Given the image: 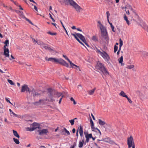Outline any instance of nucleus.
<instances>
[{
	"instance_id": "22",
	"label": "nucleus",
	"mask_w": 148,
	"mask_h": 148,
	"mask_svg": "<svg viewBox=\"0 0 148 148\" xmlns=\"http://www.w3.org/2000/svg\"><path fill=\"white\" fill-rule=\"evenodd\" d=\"M123 56H122L121 57L118 59V61L119 63L121 64V65L122 66H123L124 65V64L123 63Z\"/></svg>"
},
{
	"instance_id": "56",
	"label": "nucleus",
	"mask_w": 148,
	"mask_h": 148,
	"mask_svg": "<svg viewBox=\"0 0 148 148\" xmlns=\"http://www.w3.org/2000/svg\"><path fill=\"white\" fill-rule=\"evenodd\" d=\"M91 115L92 117V118L94 120H95V118L94 117V115H93V114L91 113Z\"/></svg>"
},
{
	"instance_id": "63",
	"label": "nucleus",
	"mask_w": 148,
	"mask_h": 148,
	"mask_svg": "<svg viewBox=\"0 0 148 148\" xmlns=\"http://www.w3.org/2000/svg\"><path fill=\"white\" fill-rule=\"evenodd\" d=\"M72 29H76V27L75 26H73L71 27Z\"/></svg>"
},
{
	"instance_id": "33",
	"label": "nucleus",
	"mask_w": 148,
	"mask_h": 148,
	"mask_svg": "<svg viewBox=\"0 0 148 148\" xmlns=\"http://www.w3.org/2000/svg\"><path fill=\"white\" fill-rule=\"evenodd\" d=\"M9 43V41L8 40H6L5 41V42H4V44H5V45H4V46H5V47H6V46H7Z\"/></svg>"
},
{
	"instance_id": "2",
	"label": "nucleus",
	"mask_w": 148,
	"mask_h": 148,
	"mask_svg": "<svg viewBox=\"0 0 148 148\" xmlns=\"http://www.w3.org/2000/svg\"><path fill=\"white\" fill-rule=\"evenodd\" d=\"M48 61H51L54 63H58L67 67L69 66L68 64L65 61L61 59H58L56 58H48Z\"/></svg>"
},
{
	"instance_id": "17",
	"label": "nucleus",
	"mask_w": 148,
	"mask_h": 148,
	"mask_svg": "<svg viewBox=\"0 0 148 148\" xmlns=\"http://www.w3.org/2000/svg\"><path fill=\"white\" fill-rule=\"evenodd\" d=\"M98 123L100 126H103L106 124L105 121H102L101 119H98Z\"/></svg>"
},
{
	"instance_id": "31",
	"label": "nucleus",
	"mask_w": 148,
	"mask_h": 148,
	"mask_svg": "<svg viewBox=\"0 0 148 148\" xmlns=\"http://www.w3.org/2000/svg\"><path fill=\"white\" fill-rule=\"evenodd\" d=\"M13 139L14 141L16 144H18L20 142L18 140L14 138H13Z\"/></svg>"
},
{
	"instance_id": "21",
	"label": "nucleus",
	"mask_w": 148,
	"mask_h": 148,
	"mask_svg": "<svg viewBox=\"0 0 148 148\" xmlns=\"http://www.w3.org/2000/svg\"><path fill=\"white\" fill-rule=\"evenodd\" d=\"M48 99L47 98L46 100L48 101H49L52 102L53 101H54V99L53 98L52 95H49Z\"/></svg>"
},
{
	"instance_id": "10",
	"label": "nucleus",
	"mask_w": 148,
	"mask_h": 148,
	"mask_svg": "<svg viewBox=\"0 0 148 148\" xmlns=\"http://www.w3.org/2000/svg\"><path fill=\"white\" fill-rule=\"evenodd\" d=\"M38 132L39 133V135H42L47 134L48 132V131L47 129H43L38 130Z\"/></svg>"
},
{
	"instance_id": "14",
	"label": "nucleus",
	"mask_w": 148,
	"mask_h": 148,
	"mask_svg": "<svg viewBox=\"0 0 148 148\" xmlns=\"http://www.w3.org/2000/svg\"><path fill=\"white\" fill-rule=\"evenodd\" d=\"M84 139L83 138L81 141L80 140L79 142V143L78 144V147L79 148H82L83 146V144H84Z\"/></svg>"
},
{
	"instance_id": "46",
	"label": "nucleus",
	"mask_w": 148,
	"mask_h": 148,
	"mask_svg": "<svg viewBox=\"0 0 148 148\" xmlns=\"http://www.w3.org/2000/svg\"><path fill=\"white\" fill-rule=\"evenodd\" d=\"M126 98L127 99L128 101L130 103H132V101L130 98L128 97Z\"/></svg>"
},
{
	"instance_id": "30",
	"label": "nucleus",
	"mask_w": 148,
	"mask_h": 148,
	"mask_svg": "<svg viewBox=\"0 0 148 148\" xmlns=\"http://www.w3.org/2000/svg\"><path fill=\"white\" fill-rule=\"evenodd\" d=\"M109 140V138H105L104 139H103V140H99V141H100V140L103 141L104 142L108 143Z\"/></svg>"
},
{
	"instance_id": "49",
	"label": "nucleus",
	"mask_w": 148,
	"mask_h": 148,
	"mask_svg": "<svg viewBox=\"0 0 148 148\" xmlns=\"http://www.w3.org/2000/svg\"><path fill=\"white\" fill-rule=\"evenodd\" d=\"M32 40L33 41V42L35 44L36 43H37V42L38 41H37L34 38H32Z\"/></svg>"
},
{
	"instance_id": "8",
	"label": "nucleus",
	"mask_w": 148,
	"mask_h": 148,
	"mask_svg": "<svg viewBox=\"0 0 148 148\" xmlns=\"http://www.w3.org/2000/svg\"><path fill=\"white\" fill-rule=\"evenodd\" d=\"M32 127L31 128H27L30 131H32L37 128H40V125L39 124L36 122L34 123L32 125Z\"/></svg>"
},
{
	"instance_id": "54",
	"label": "nucleus",
	"mask_w": 148,
	"mask_h": 148,
	"mask_svg": "<svg viewBox=\"0 0 148 148\" xmlns=\"http://www.w3.org/2000/svg\"><path fill=\"white\" fill-rule=\"evenodd\" d=\"M34 8L36 11H38L37 8L35 5L34 6Z\"/></svg>"
},
{
	"instance_id": "16",
	"label": "nucleus",
	"mask_w": 148,
	"mask_h": 148,
	"mask_svg": "<svg viewBox=\"0 0 148 148\" xmlns=\"http://www.w3.org/2000/svg\"><path fill=\"white\" fill-rule=\"evenodd\" d=\"M44 100L43 99H40L38 101L35 102L34 103L35 105H40L44 103Z\"/></svg>"
},
{
	"instance_id": "12",
	"label": "nucleus",
	"mask_w": 148,
	"mask_h": 148,
	"mask_svg": "<svg viewBox=\"0 0 148 148\" xmlns=\"http://www.w3.org/2000/svg\"><path fill=\"white\" fill-rule=\"evenodd\" d=\"M78 131H79L80 136L82 138L83 136V129L82 126L81 125L79 126L78 129Z\"/></svg>"
},
{
	"instance_id": "61",
	"label": "nucleus",
	"mask_w": 148,
	"mask_h": 148,
	"mask_svg": "<svg viewBox=\"0 0 148 148\" xmlns=\"http://www.w3.org/2000/svg\"><path fill=\"white\" fill-rule=\"evenodd\" d=\"M125 11H126V13L128 15H129L130 14V12H129V10H128V11H127L126 10H125Z\"/></svg>"
},
{
	"instance_id": "29",
	"label": "nucleus",
	"mask_w": 148,
	"mask_h": 148,
	"mask_svg": "<svg viewBox=\"0 0 148 148\" xmlns=\"http://www.w3.org/2000/svg\"><path fill=\"white\" fill-rule=\"evenodd\" d=\"M92 134H88V133H87L85 135V138H92Z\"/></svg>"
},
{
	"instance_id": "18",
	"label": "nucleus",
	"mask_w": 148,
	"mask_h": 148,
	"mask_svg": "<svg viewBox=\"0 0 148 148\" xmlns=\"http://www.w3.org/2000/svg\"><path fill=\"white\" fill-rule=\"evenodd\" d=\"M64 131L68 135H69L70 134V133L65 128H64L63 130H62L61 133H62V134L64 135L65 134L64 133Z\"/></svg>"
},
{
	"instance_id": "9",
	"label": "nucleus",
	"mask_w": 148,
	"mask_h": 148,
	"mask_svg": "<svg viewBox=\"0 0 148 148\" xmlns=\"http://www.w3.org/2000/svg\"><path fill=\"white\" fill-rule=\"evenodd\" d=\"M25 91H28L29 93L31 92L29 88L28 87L27 85L26 84H24L22 86L21 92H24Z\"/></svg>"
},
{
	"instance_id": "37",
	"label": "nucleus",
	"mask_w": 148,
	"mask_h": 148,
	"mask_svg": "<svg viewBox=\"0 0 148 148\" xmlns=\"http://www.w3.org/2000/svg\"><path fill=\"white\" fill-rule=\"evenodd\" d=\"M134 67V66L133 65H129L127 66V68L128 69H130Z\"/></svg>"
},
{
	"instance_id": "13",
	"label": "nucleus",
	"mask_w": 148,
	"mask_h": 148,
	"mask_svg": "<svg viewBox=\"0 0 148 148\" xmlns=\"http://www.w3.org/2000/svg\"><path fill=\"white\" fill-rule=\"evenodd\" d=\"M69 63L70 64L71 66V67L75 68L74 67V66L78 68V70L79 71H81V70L79 66L76 65L75 64H74L70 60L69 61Z\"/></svg>"
},
{
	"instance_id": "24",
	"label": "nucleus",
	"mask_w": 148,
	"mask_h": 148,
	"mask_svg": "<svg viewBox=\"0 0 148 148\" xmlns=\"http://www.w3.org/2000/svg\"><path fill=\"white\" fill-rule=\"evenodd\" d=\"M40 92H36L34 93L33 94V96L34 97L35 96H37L39 95H41L42 92L40 91H39Z\"/></svg>"
},
{
	"instance_id": "34",
	"label": "nucleus",
	"mask_w": 148,
	"mask_h": 148,
	"mask_svg": "<svg viewBox=\"0 0 148 148\" xmlns=\"http://www.w3.org/2000/svg\"><path fill=\"white\" fill-rule=\"evenodd\" d=\"M76 118H75L69 121V122L71 123V125H73L74 124V120L76 119Z\"/></svg>"
},
{
	"instance_id": "15",
	"label": "nucleus",
	"mask_w": 148,
	"mask_h": 148,
	"mask_svg": "<svg viewBox=\"0 0 148 148\" xmlns=\"http://www.w3.org/2000/svg\"><path fill=\"white\" fill-rule=\"evenodd\" d=\"M43 48L46 50H48L49 51H53V50L51 49L50 47L48 46L46 44H44L43 46Z\"/></svg>"
},
{
	"instance_id": "11",
	"label": "nucleus",
	"mask_w": 148,
	"mask_h": 148,
	"mask_svg": "<svg viewBox=\"0 0 148 148\" xmlns=\"http://www.w3.org/2000/svg\"><path fill=\"white\" fill-rule=\"evenodd\" d=\"M3 49L4 55L5 57H9V52L8 48H6L5 46H4Z\"/></svg>"
},
{
	"instance_id": "60",
	"label": "nucleus",
	"mask_w": 148,
	"mask_h": 148,
	"mask_svg": "<svg viewBox=\"0 0 148 148\" xmlns=\"http://www.w3.org/2000/svg\"><path fill=\"white\" fill-rule=\"evenodd\" d=\"M64 29L65 30V32H66V34H67V35L68 36H69V34H68V33L67 31L66 30V29L65 28V29Z\"/></svg>"
},
{
	"instance_id": "59",
	"label": "nucleus",
	"mask_w": 148,
	"mask_h": 148,
	"mask_svg": "<svg viewBox=\"0 0 148 148\" xmlns=\"http://www.w3.org/2000/svg\"><path fill=\"white\" fill-rule=\"evenodd\" d=\"M111 28L112 29V31L113 32H115V30H114V26L112 27H111Z\"/></svg>"
},
{
	"instance_id": "62",
	"label": "nucleus",
	"mask_w": 148,
	"mask_h": 148,
	"mask_svg": "<svg viewBox=\"0 0 148 148\" xmlns=\"http://www.w3.org/2000/svg\"><path fill=\"white\" fill-rule=\"evenodd\" d=\"M30 2H32L36 4V3L33 0H29Z\"/></svg>"
},
{
	"instance_id": "48",
	"label": "nucleus",
	"mask_w": 148,
	"mask_h": 148,
	"mask_svg": "<svg viewBox=\"0 0 148 148\" xmlns=\"http://www.w3.org/2000/svg\"><path fill=\"white\" fill-rule=\"evenodd\" d=\"M63 56L67 61L69 62L70 60L68 58V57L65 55H63Z\"/></svg>"
},
{
	"instance_id": "32",
	"label": "nucleus",
	"mask_w": 148,
	"mask_h": 148,
	"mask_svg": "<svg viewBox=\"0 0 148 148\" xmlns=\"http://www.w3.org/2000/svg\"><path fill=\"white\" fill-rule=\"evenodd\" d=\"M38 45H39L40 46L43 45H44L45 44L43 43V42L40 41H38L37 43Z\"/></svg>"
},
{
	"instance_id": "6",
	"label": "nucleus",
	"mask_w": 148,
	"mask_h": 148,
	"mask_svg": "<svg viewBox=\"0 0 148 148\" xmlns=\"http://www.w3.org/2000/svg\"><path fill=\"white\" fill-rule=\"evenodd\" d=\"M127 144L129 148L135 146L134 139L132 136H130V137L128 138L127 139Z\"/></svg>"
},
{
	"instance_id": "52",
	"label": "nucleus",
	"mask_w": 148,
	"mask_h": 148,
	"mask_svg": "<svg viewBox=\"0 0 148 148\" xmlns=\"http://www.w3.org/2000/svg\"><path fill=\"white\" fill-rule=\"evenodd\" d=\"M124 20L125 21L127 20L128 19L127 17V16H126L125 14H124Z\"/></svg>"
},
{
	"instance_id": "23",
	"label": "nucleus",
	"mask_w": 148,
	"mask_h": 148,
	"mask_svg": "<svg viewBox=\"0 0 148 148\" xmlns=\"http://www.w3.org/2000/svg\"><path fill=\"white\" fill-rule=\"evenodd\" d=\"M13 133L14 135L15 136H16V137L17 138H20V136L18 134V133L16 131H15L14 130H13Z\"/></svg>"
},
{
	"instance_id": "45",
	"label": "nucleus",
	"mask_w": 148,
	"mask_h": 148,
	"mask_svg": "<svg viewBox=\"0 0 148 148\" xmlns=\"http://www.w3.org/2000/svg\"><path fill=\"white\" fill-rule=\"evenodd\" d=\"M86 138V140L84 143V144L86 145V143H88L89 141V138Z\"/></svg>"
},
{
	"instance_id": "35",
	"label": "nucleus",
	"mask_w": 148,
	"mask_h": 148,
	"mask_svg": "<svg viewBox=\"0 0 148 148\" xmlns=\"http://www.w3.org/2000/svg\"><path fill=\"white\" fill-rule=\"evenodd\" d=\"M92 40L95 41H98L97 37L95 36H93L92 37Z\"/></svg>"
},
{
	"instance_id": "51",
	"label": "nucleus",
	"mask_w": 148,
	"mask_h": 148,
	"mask_svg": "<svg viewBox=\"0 0 148 148\" xmlns=\"http://www.w3.org/2000/svg\"><path fill=\"white\" fill-rule=\"evenodd\" d=\"M49 15H50V17L51 18L52 20V21L53 22H55V20L54 19V18H53L52 15L50 14H49Z\"/></svg>"
},
{
	"instance_id": "55",
	"label": "nucleus",
	"mask_w": 148,
	"mask_h": 148,
	"mask_svg": "<svg viewBox=\"0 0 148 148\" xmlns=\"http://www.w3.org/2000/svg\"><path fill=\"white\" fill-rule=\"evenodd\" d=\"M62 97H61L60 100H59V104H60V103H61V101H62Z\"/></svg>"
},
{
	"instance_id": "43",
	"label": "nucleus",
	"mask_w": 148,
	"mask_h": 148,
	"mask_svg": "<svg viewBox=\"0 0 148 148\" xmlns=\"http://www.w3.org/2000/svg\"><path fill=\"white\" fill-rule=\"evenodd\" d=\"M8 81L11 85H13L14 84V83L12 80L8 79Z\"/></svg>"
},
{
	"instance_id": "19",
	"label": "nucleus",
	"mask_w": 148,
	"mask_h": 148,
	"mask_svg": "<svg viewBox=\"0 0 148 148\" xmlns=\"http://www.w3.org/2000/svg\"><path fill=\"white\" fill-rule=\"evenodd\" d=\"M96 89V88H94L92 90H89L88 91V94L90 95H93Z\"/></svg>"
},
{
	"instance_id": "44",
	"label": "nucleus",
	"mask_w": 148,
	"mask_h": 148,
	"mask_svg": "<svg viewBox=\"0 0 148 148\" xmlns=\"http://www.w3.org/2000/svg\"><path fill=\"white\" fill-rule=\"evenodd\" d=\"M106 14H107V18L108 20L109 17L110 15V13L108 11H107L106 12Z\"/></svg>"
},
{
	"instance_id": "3",
	"label": "nucleus",
	"mask_w": 148,
	"mask_h": 148,
	"mask_svg": "<svg viewBox=\"0 0 148 148\" xmlns=\"http://www.w3.org/2000/svg\"><path fill=\"white\" fill-rule=\"evenodd\" d=\"M97 23L99 24L98 26L101 31L102 37L105 39H107L108 37V34L106 28L101 24L100 21H98Z\"/></svg>"
},
{
	"instance_id": "25",
	"label": "nucleus",
	"mask_w": 148,
	"mask_h": 148,
	"mask_svg": "<svg viewBox=\"0 0 148 148\" xmlns=\"http://www.w3.org/2000/svg\"><path fill=\"white\" fill-rule=\"evenodd\" d=\"M65 3H69L71 5L72 3L73 2V0H64Z\"/></svg>"
},
{
	"instance_id": "53",
	"label": "nucleus",
	"mask_w": 148,
	"mask_h": 148,
	"mask_svg": "<svg viewBox=\"0 0 148 148\" xmlns=\"http://www.w3.org/2000/svg\"><path fill=\"white\" fill-rule=\"evenodd\" d=\"M125 21H126V23L128 25H129L130 24V22L128 19L127 20H126Z\"/></svg>"
},
{
	"instance_id": "27",
	"label": "nucleus",
	"mask_w": 148,
	"mask_h": 148,
	"mask_svg": "<svg viewBox=\"0 0 148 148\" xmlns=\"http://www.w3.org/2000/svg\"><path fill=\"white\" fill-rule=\"evenodd\" d=\"M90 123L91 124V127L92 129H95V127H94V124L93 121H92L91 119H90Z\"/></svg>"
},
{
	"instance_id": "64",
	"label": "nucleus",
	"mask_w": 148,
	"mask_h": 148,
	"mask_svg": "<svg viewBox=\"0 0 148 148\" xmlns=\"http://www.w3.org/2000/svg\"><path fill=\"white\" fill-rule=\"evenodd\" d=\"M39 148H46V147L44 146H41L39 147Z\"/></svg>"
},
{
	"instance_id": "58",
	"label": "nucleus",
	"mask_w": 148,
	"mask_h": 148,
	"mask_svg": "<svg viewBox=\"0 0 148 148\" xmlns=\"http://www.w3.org/2000/svg\"><path fill=\"white\" fill-rule=\"evenodd\" d=\"M78 132H79V131H78V130L77 131L76 133V136L77 137V138L78 137Z\"/></svg>"
},
{
	"instance_id": "38",
	"label": "nucleus",
	"mask_w": 148,
	"mask_h": 148,
	"mask_svg": "<svg viewBox=\"0 0 148 148\" xmlns=\"http://www.w3.org/2000/svg\"><path fill=\"white\" fill-rule=\"evenodd\" d=\"M118 47L116 45H115L114 47V52L115 53L118 50Z\"/></svg>"
},
{
	"instance_id": "39",
	"label": "nucleus",
	"mask_w": 148,
	"mask_h": 148,
	"mask_svg": "<svg viewBox=\"0 0 148 148\" xmlns=\"http://www.w3.org/2000/svg\"><path fill=\"white\" fill-rule=\"evenodd\" d=\"M47 33L48 34H50L51 35H55L56 34V33H52L51 32H47Z\"/></svg>"
},
{
	"instance_id": "36",
	"label": "nucleus",
	"mask_w": 148,
	"mask_h": 148,
	"mask_svg": "<svg viewBox=\"0 0 148 148\" xmlns=\"http://www.w3.org/2000/svg\"><path fill=\"white\" fill-rule=\"evenodd\" d=\"M9 110L10 112L11 113L10 114H12L14 115V116H17V115L15 113H14L11 109H9Z\"/></svg>"
},
{
	"instance_id": "42",
	"label": "nucleus",
	"mask_w": 148,
	"mask_h": 148,
	"mask_svg": "<svg viewBox=\"0 0 148 148\" xmlns=\"http://www.w3.org/2000/svg\"><path fill=\"white\" fill-rule=\"evenodd\" d=\"M108 143L112 144H115L114 142L112 140H110V138Z\"/></svg>"
},
{
	"instance_id": "50",
	"label": "nucleus",
	"mask_w": 148,
	"mask_h": 148,
	"mask_svg": "<svg viewBox=\"0 0 148 148\" xmlns=\"http://www.w3.org/2000/svg\"><path fill=\"white\" fill-rule=\"evenodd\" d=\"M9 98H5V99L7 101V102L9 103L10 104H12V103H11L10 101L8 99Z\"/></svg>"
},
{
	"instance_id": "28",
	"label": "nucleus",
	"mask_w": 148,
	"mask_h": 148,
	"mask_svg": "<svg viewBox=\"0 0 148 148\" xmlns=\"http://www.w3.org/2000/svg\"><path fill=\"white\" fill-rule=\"evenodd\" d=\"M48 92L49 93V95H53V90L51 88H49L48 89Z\"/></svg>"
},
{
	"instance_id": "26",
	"label": "nucleus",
	"mask_w": 148,
	"mask_h": 148,
	"mask_svg": "<svg viewBox=\"0 0 148 148\" xmlns=\"http://www.w3.org/2000/svg\"><path fill=\"white\" fill-rule=\"evenodd\" d=\"M65 3H69L71 5L72 3L73 2V0H64Z\"/></svg>"
},
{
	"instance_id": "40",
	"label": "nucleus",
	"mask_w": 148,
	"mask_h": 148,
	"mask_svg": "<svg viewBox=\"0 0 148 148\" xmlns=\"http://www.w3.org/2000/svg\"><path fill=\"white\" fill-rule=\"evenodd\" d=\"M119 47H121L123 45V42L121 38L119 39Z\"/></svg>"
},
{
	"instance_id": "47",
	"label": "nucleus",
	"mask_w": 148,
	"mask_h": 148,
	"mask_svg": "<svg viewBox=\"0 0 148 148\" xmlns=\"http://www.w3.org/2000/svg\"><path fill=\"white\" fill-rule=\"evenodd\" d=\"M25 18V19L27 21H28V22H29L31 24H32V25H33V24L32 23V22L30 21L29 19L27 18Z\"/></svg>"
},
{
	"instance_id": "1",
	"label": "nucleus",
	"mask_w": 148,
	"mask_h": 148,
	"mask_svg": "<svg viewBox=\"0 0 148 148\" xmlns=\"http://www.w3.org/2000/svg\"><path fill=\"white\" fill-rule=\"evenodd\" d=\"M75 34L73 33H71V35L74 36L75 38L83 46H84V45L83 43L79 40L78 38V37H79L87 46L89 47V46L88 44L86 42L85 38L84 36H83L82 34L79 33H75Z\"/></svg>"
},
{
	"instance_id": "57",
	"label": "nucleus",
	"mask_w": 148,
	"mask_h": 148,
	"mask_svg": "<svg viewBox=\"0 0 148 148\" xmlns=\"http://www.w3.org/2000/svg\"><path fill=\"white\" fill-rule=\"evenodd\" d=\"M72 132L73 133H75V128H74L72 130Z\"/></svg>"
},
{
	"instance_id": "5",
	"label": "nucleus",
	"mask_w": 148,
	"mask_h": 148,
	"mask_svg": "<svg viewBox=\"0 0 148 148\" xmlns=\"http://www.w3.org/2000/svg\"><path fill=\"white\" fill-rule=\"evenodd\" d=\"M96 52L97 53L99 54L102 57L105 61L106 62H108L109 61L110 59V57L106 52L103 51L101 52L97 48H96Z\"/></svg>"
},
{
	"instance_id": "7",
	"label": "nucleus",
	"mask_w": 148,
	"mask_h": 148,
	"mask_svg": "<svg viewBox=\"0 0 148 148\" xmlns=\"http://www.w3.org/2000/svg\"><path fill=\"white\" fill-rule=\"evenodd\" d=\"M71 5L73 7L77 12H79L80 11H82L83 10V9L74 1Z\"/></svg>"
},
{
	"instance_id": "20",
	"label": "nucleus",
	"mask_w": 148,
	"mask_h": 148,
	"mask_svg": "<svg viewBox=\"0 0 148 148\" xmlns=\"http://www.w3.org/2000/svg\"><path fill=\"white\" fill-rule=\"evenodd\" d=\"M119 95L125 98H127V97L125 93L123 91H121V92L119 94Z\"/></svg>"
},
{
	"instance_id": "41",
	"label": "nucleus",
	"mask_w": 148,
	"mask_h": 148,
	"mask_svg": "<svg viewBox=\"0 0 148 148\" xmlns=\"http://www.w3.org/2000/svg\"><path fill=\"white\" fill-rule=\"evenodd\" d=\"M70 100H71V101H72L73 102L74 104L75 105L77 103L75 101L74 99H73V97H71L70 98Z\"/></svg>"
},
{
	"instance_id": "4",
	"label": "nucleus",
	"mask_w": 148,
	"mask_h": 148,
	"mask_svg": "<svg viewBox=\"0 0 148 148\" xmlns=\"http://www.w3.org/2000/svg\"><path fill=\"white\" fill-rule=\"evenodd\" d=\"M96 68L97 69L101 71L104 75H109V73L107 70L105 68L103 65L99 62L97 63Z\"/></svg>"
}]
</instances>
